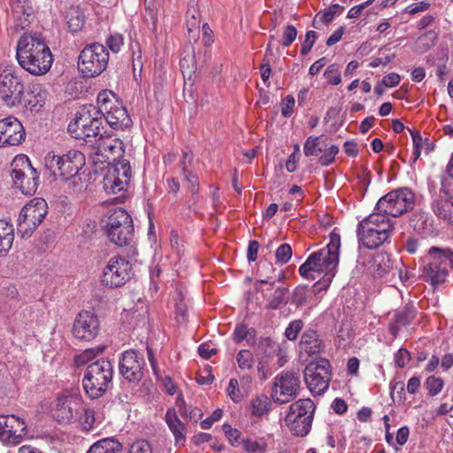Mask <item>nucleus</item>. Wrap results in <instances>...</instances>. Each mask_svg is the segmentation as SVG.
Instances as JSON below:
<instances>
[{"mask_svg": "<svg viewBox=\"0 0 453 453\" xmlns=\"http://www.w3.org/2000/svg\"><path fill=\"white\" fill-rule=\"evenodd\" d=\"M319 138L318 136H309L303 145V152L306 157L318 156L322 152L319 147Z\"/></svg>", "mask_w": 453, "mask_h": 453, "instance_id": "50", "label": "nucleus"}, {"mask_svg": "<svg viewBox=\"0 0 453 453\" xmlns=\"http://www.w3.org/2000/svg\"><path fill=\"white\" fill-rule=\"evenodd\" d=\"M343 7L341 6L340 4H333L331 5L329 8L326 9L323 13L321 14L320 12L318 13L316 15V18L319 17L320 19L324 22V23H329L331 22L334 16L336 15V13L338 12L339 10H342Z\"/></svg>", "mask_w": 453, "mask_h": 453, "instance_id": "60", "label": "nucleus"}, {"mask_svg": "<svg viewBox=\"0 0 453 453\" xmlns=\"http://www.w3.org/2000/svg\"><path fill=\"white\" fill-rule=\"evenodd\" d=\"M255 335V329L248 328L244 324H239L234 331L233 338L235 342L240 343L243 340L250 341V339H254Z\"/></svg>", "mask_w": 453, "mask_h": 453, "instance_id": "49", "label": "nucleus"}, {"mask_svg": "<svg viewBox=\"0 0 453 453\" xmlns=\"http://www.w3.org/2000/svg\"><path fill=\"white\" fill-rule=\"evenodd\" d=\"M76 415L83 430L89 431L92 429L96 421L93 409L86 408L81 403L80 411Z\"/></svg>", "mask_w": 453, "mask_h": 453, "instance_id": "42", "label": "nucleus"}, {"mask_svg": "<svg viewBox=\"0 0 453 453\" xmlns=\"http://www.w3.org/2000/svg\"><path fill=\"white\" fill-rule=\"evenodd\" d=\"M133 275L131 263L126 258L115 256L110 258L104 266L101 282L104 286L116 288L125 285Z\"/></svg>", "mask_w": 453, "mask_h": 453, "instance_id": "15", "label": "nucleus"}, {"mask_svg": "<svg viewBox=\"0 0 453 453\" xmlns=\"http://www.w3.org/2000/svg\"><path fill=\"white\" fill-rule=\"evenodd\" d=\"M271 401L265 395H257L250 401L251 415L261 418L270 411Z\"/></svg>", "mask_w": 453, "mask_h": 453, "instance_id": "38", "label": "nucleus"}, {"mask_svg": "<svg viewBox=\"0 0 453 453\" xmlns=\"http://www.w3.org/2000/svg\"><path fill=\"white\" fill-rule=\"evenodd\" d=\"M14 227L5 219H0V252L7 253L13 244Z\"/></svg>", "mask_w": 453, "mask_h": 453, "instance_id": "32", "label": "nucleus"}, {"mask_svg": "<svg viewBox=\"0 0 453 453\" xmlns=\"http://www.w3.org/2000/svg\"><path fill=\"white\" fill-rule=\"evenodd\" d=\"M109 164L111 165L104 177L103 186L106 193L114 195L125 190L130 180L132 171L129 161L123 157Z\"/></svg>", "mask_w": 453, "mask_h": 453, "instance_id": "17", "label": "nucleus"}, {"mask_svg": "<svg viewBox=\"0 0 453 453\" xmlns=\"http://www.w3.org/2000/svg\"><path fill=\"white\" fill-rule=\"evenodd\" d=\"M415 318V311L412 307L405 306L403 310L398 311L395 315L396 323L405 326L409 325Z\"/></svg>", "mask_w": 453, "mask_h": 453, "instance_id": "51", "label": "nucleus"}, {"mask_svg": "<svg viewBox=\"0 0 453 453\" xmlns=\"http://www.w3.org/2000/svg\"><path fill=\"white\" fill-rule=\"evenodd\" d=\"M324 76L331 85H338L342 81L339 73V65L337 64L328 65L324 73Z\"/></svg>", "mask_w": 453, "mask_h": 453, "instance_id": "54", "label": "nucleus"}, {"mask_svg": "<svg viewBox=\"0 0 453 453\" xmlns=\"http://www.w3.org/2000/svg\"><path fill=\"white\" fill-rule=\"evenodd\" d=\"M80 409L79 399L69 395L59 396L53 410V417L60 423H69L74 418Z\"/></svg>", "mask_w": 453, "mask_h": 453, "instance_id": "24", "label": "nucleus"}, {"mask_svg": "<svg viewBox=\"0 0 453 453\" xmlns=\"http://www.w3.org/2000/svg\"><path fill=\"white\" fill-rule=\"evenodd\" d=\"M312 419V416L306 415L300 418L292 414H287L285 422L294 435L305 436L310 432Z\"/></svg>", "mask_w": 453, "mask_h": 453, "instance_id": "30", "label": "nucleus"}, {"mask_svg": "<svg viewBox=\"0 0 453 453\" xmlns=\"http://www.w3.org/2000/svg\"><path fill=\"white\" fill-rule=\"evenodd\" d=\"M123 42V36L119 34L111 35L106 40L107 46L114 53H118L120 50Z\"/></svg>", "mask_w": 453, "mask_h": 453, "instance_id": "62", "label": "nucleus"}, {"mask_svg": "<svg viewBox=\"0 0 453 453\" xmlns=\"http://www.w3.org/2000/svg\"><path fill=\"white\" fill-rule=\"evenodd\" d=\"M292 256V249L289 244H281L276 250L275 257L277 263L286 264L289 261Z\"/></svg>", "mask_w": 453, "mask_h": 453, "instance_id": "57", "label": "nucleus"}, {"mask_svg": "<svg viewBox=\"0 0 453 453\" xmlns=\"http://www.w3.org/2000/svg\"><path fill=\"white\" fill-rule=\"evenodd\" d=\"M257 358V372L261 380H266L271 374L270 364L277 357V367L284 365L283 356L280 345L269 337L261 338L256 348Z\"/></svg>", "mask_w": 453, "mask_h": 453, "instance_id": "16", "label": "nucleus"}, {"mask_svg": "<svg viewBox=\"0 0 453 453\" xmlns=\"http://www.w3.org/2000/svg\"><path fill=\"white\" fill-rule=\"evenodd\" d=\"M288 289L283 287H279L269 296L266 308L269 310H278L286 305L288 303Z\"/></svg>", "mask_w": 453, "mask_h": 453, "instance_id": "37", "label": "nucleus"}, {"mask_svg": "<svg viewBox=\"0 0 453 453\" xmlns=\"http://www.w3.org/2000/svg\"><path fill=\"white\" fill-rule=\"evenodd\" d=\"M434 215L449 225L453 226V198L445 190H441L431 203Z\"/></svg>", "mask_w": 453, "mask_h": 453, "instance_id": "25", "label": "nucleus"}, {"mask_svg": "<svg viewBox=\"0 0 453 453\" xmlns=\"http://www.w3.org/2000/svg\"><path fill=\"white\" fill-rule=\"evenodd\" d=\"M317 40V34L315 31L310 30L305 35V39L302 43L301 54L306 56L313 47Z\"/></svg>", "mask_w": 453, "mask_h": 453, "instance_id": "61", "label": "nucleus"}, {"mask_svg": "<svg viewBox=\"0 0 453 453\" xmlns=\"http://www.w3.org/2000/svg\"><path fill=\"white\" fill-rule=\"evenodd\" d=\"M12 15L16 26L24 29L30 24L33 8L29 0H10Z\"/></svg>", "mask_w": 453, "mask_h": 453, "instance_id": "28", "label": "nucleus"}, {"mask_svg": "<svg viewBox=\"0 0 453 453\" xmlns=\"http://www.w3.org/2000/svg\"><path fill=\"white\" fill-rule=\"evenodd\" d=\"M100 323L97 316L93 312L82 311L74 319L72 334L81 342H90L99 334Z\"/></svg>", "mask_w": 453, "mask_h": 453, "instance_id": "21", "label": "nucleus"}, {"mask_svg": "<svg viewBox=\"0 0 453 453\" xmlns=\"http://www.w3.org/2000/svg\"><path fill=\"white\" fill-rule=\"evenodd\" d=\"M303 326V322L301 319L291 321L285 330V336L289 341H294L297 338L298 334Z\"/></svg>", "mask_w": 453, "mask_h": 453, "instance_id": "56", "label": "nucleus"}, {"mask_svg": "<svg viewBox=\"0 0 453 453\" xmlns=\"http://www.w3.org/2000/svg\"><path fill=\"white\" fill-rule=\"evenodd\" d=\"M21 73L13 63L0 64V103L7 107H18L24 103L25 85Z\"/></svg>", "mask_w": 453, "mask_h": 453, "instance_id": "3", "label": "nucleus"}, {"mask_svg": "<svg viewBox=\"0 0 453 453\" xmlns=\"http://www.w3.org/2000/svg\"><path fill=\"white\" fill-rule=\"evenodd\" d=\"M66 19L68 29L72 33L81 31L85 24V15L79 7H71L66 13Z\"/></svg>", "mask_w": 453, "mask_h": 453, "instance_id": "34", "label": "nucleus"}, {"mask_svg": "<svg viewBox=\"0 0 453 453\" xmlns=\"http://www.w3.org/2000/svg\"><path fill=\"white\" fill-rule=\"evenodd\" d=\"M305 383L312 394L322 395L328 388L332 378L328 360L320 358L310 362L303 372Z\"/></svg>", "mask_w": 453, "mask_h": 453, "instance_id": "14", "label": "nucleus"}, {"mask_svg": "<svg viewBox=\"0 0 453 453\" xmlns=\"http://www.w3.org/2000/svg\"><path fill=\"white\" fill-rule=\"evenodd\" d=\"M240 445L243 453H265L267 449L266 442L251 438H242Z\"/></svg>", "mask_w": 453, "mask_h": 453, "instance_id": "41", "label": "nucleus"}, {"mask_svg": "<svg viewBox=\"0 0 453 453\" xmlns=\"http://www.w3.org/2000/svg\"><path fill=\"white\" fill-rule=\"evenodd\" d=\"M25 137V129L17 118L8 116L0 119V148L19 145Z\"/></svg>", "mask_w": 453, "mask_h": 453, "instance_id": "22", "label": "nucleus"}, {"mask_svg": "<svg viewBox=\"0 0 453 453\" xmlns=\"http://www.w3.org/2000/svg\"><path fill=\"white\" fill-rule=\"evenodd\" d=\"M127 453H152V448L146 440H138L133 442Z\"/></svg>", "mask_w": 453, "mask_h": 453, "instance_id": "59", "label": "nucleus"}, {"mask_svg": "<svg viewBox=\"0 0 453 453\" xmlns=\"http://www.w3.org/2000/svg\"><path fill=\"white\" fill-rule=\"evenodd\" d=\"M186 17L188 32H191L194 29L196 30L199 27V13L196 9H194L193 11L188 10L187 12Z\"/></svg>", "mask_w": 453, "mask_h": 453, "instance_id": "64", "label": "nucleus"}, {"mask_svg": "<svg viewBox=\"0 0 453 453\" xmlns=\"http://www.w3.org/2000/svg\"><path fill=\"white\" fill-rule=\"evenodd\" d=\"M339 148L336 145H332L328 149H326L324 152V154L319 158V163L323 165L326 166L329 165L331 163L334 162V157L338 154Z\"/></svg>", "mask_w": 453, "mask_h": 453, "instance_id": "58", "label": "nucleus"}, {"mask_svg": "<svg viewBox=\"0 0 453 453\" xmlns=\"http://www.w3.org/2000/svg\"><path fill=\"white\" fill-rule=\"evenodd\" d=\"M227 394L234 403H240L245 395L248 394V390L244 388V386L241 388L236 379H231L227 388Z\"/></svg>", "mask_w": 453, "mask_h": 453, "instance_id": "46", "label": "nucleus"}, {"mask_svg": "<svg viewBox=\"0 0 453 453\" xmlns=\"http://www.w3.org/2000/svg\"><path fill=\"white\" fill-rule=\"evenodd\" d=\"M16 58L21 68L33 75H42L51 67L53 58L40 34L23 35L17 45Z\"/></svg>", "mask_w": 453, "mask_h": 453, "instance_id": "1", "label": "nucleus"}, {"mask_svg": "<svg viewBox=\"0 0 453 453\" xmlns=\"http://www.w3.org/2000/svg\"><path fill=\"white\" fill-rule=\"evenodd\" d=\"M165 421L175 437L176 443L184 440V424L180 420L174 410H168L165 414Z\"/></svg>", "mask_w": 453, "mask_h": 453, "instance_id": "36", "label": "nucleus"}, {"mask_svg": "<svg viewBox=\"0 0 453 453\" xmlns=\"http://www.w3.org/2000/svg\"><path fill=\"white\" fill-rule=\"evenodd\" d=\"M444 385L443 380L435 376H429L426 382V388L431 396H434L441 392Z\"/></svg>", "mask_w": 453, "mask_h": 453, "instance_id": "53", "label": "nucleus"}, {"mask_svg": "<svg viewBox=\"0 0 453 453\" xmlns=\"http://www.w3.org/2000/svg\"><path fill=\"white\" fill-rule=\"evenodd\" d=\"M394 229L391 219L377 211L359 222L357 238L365 248L372 250L388 242Z\"/></svg>", "mask_w": 453, "mask_h": 453, "instance_id": "2", "label": "nucleus"}, {"mask_svg": "<svg viewBox=\"0 0 453 453\" xmlns=\"http://www.w3.org/2000/svg\"><path fill=\"white\" fill-rule=\"evenodd\" d=\"M322 255L323 252H313L311 254L306 261L299 267L301 276L308 280H315L314 273H326V275L334 277L335 273L329 272L326 269V264H324V259L321 257Z\"/></svg>", "mask_w": 453, "mask_h": 453, "instance_id": "26", "label": "nucleus"}, {"mask_svg": "<svg viewBox=\"0 0 453 453\" xmlns=\"http://www.w3.org/2000/svg\"><path fill=\"white\" fill-rule=\"evenodd\" d=\"M85 164V157L79 150H72L62 156L49 152L44 157V165L51 174L61 180L74 177Z\"/></svg>", "mask_w": 453, "mask_h": 453, "instance_id": "7", "label": "nucleus"}, {"mask_svg": "<svg viewBox=\"0 0 453 453\" xmlns=\"http://www.w3.org/2000/svg\"><path fill=\"white\" fill-rule=\"evenodd\" d=\"M104 346H100L96 349H87L82 353L75 356L74 363L76 366H81L95 358L99 353L104 350Z\"/></svg>", "mask_w": 453, "mask_h": 453, "instance_id": "47", "label": "nucleus"}, {"mask_svg": "<svg viewBox=\"0 0 453 453\" xmlns=\"http://www.w3.org/2000/svg\"><path fill=\"white\" fill-rule=\"evenodd\" d=\"M96 155L102 157V160L115 162L124 154L123 142L112 135L103 134L96 141Z\"/></svg>", "mask_w": 453, "mask_h": 453, "instance_id": "23", "label": "nucleus"}, {"mask_svg": "<svg viewBox=\"0 0 453 453\" xmlns=\"http://www.w3.org/2000/svg\"><path fill=\"white\" fill-rule=\"evenodd\" d=\"M104 230L109 240L120 247L131 243L134 232L131 216L122 208H115L110 211Z\"/></svg>", "mask_w": 453, "mask_h": 453, "instance_id": "8", "label": "nucleus"}, {"mask_svg": "<svg viewBox=\"0 0 453 453\" xmlns=\"http://www.w3.org/2000/svg\"><path fill=\"white\" fill-rule=\"evenodd\" d=\"M48 212V204L41 197L33 198L20 211L18 218V232L22 237L31 234L42 222Z\"/></svg>", "mask_w": 453, "mask_h": 453, "instance_id": "13", "label": "nucleus"}, {"mask_svg": "<svg viewBox=\"0 0 453 453\" xmlns=\"http://www.w3.org/2000/svg\"><path fill=\"white\" fill-rule=\"evenodd\" d=\"M113 367L108 359H99L88 365L82 385L87 395L96 399L102 396L111 383Z\"/></svg>", "mask_w": 453, "mask_h": 453, "instance_id": "5", "label": "nucleus"}, {"mask_svg": "<svg viewBox=\"0 0 453 453\" xmlns=\"http://www.w3.org/2000/svg\"><path fill=\"white\" fill-rule=\"evenodd\" d=\"M300 379L294 372H281L274 378L272 398L274 403L283 404L294 400L300 388Z\"/></svg>", "mask_w": 453, "mask_h": 453, "instance_id": "18", "label": "nucleus"}, {"mask_svg": "<svg viewBox=\"0 0 453 453\" xmlns=\"http://www.w3.org/2000/svg\"><path fill=\"white\" fill-rule=\"evenodd\" d=\"M373 267L378 276L382 277L393 268V262L388 253H378L373 257Z\"/></svg>", "mask_w": 453, "mask_h": 453, "instance_id": "40", "label": "nucleus"}, {"mask_svg": "<svg viewBox=\"0 0 453 453\" xmlns=\"http://www.w3.org/2000/svg\"><path fill=\"white\" fill-rule=\"evenodd\" d=\"M185 180L189 184L188 190L193 195L191 199L188 201V207L191 210L198 202V191H199V184H198V177L192 173L191 172L184 174Z\"/></svg>", "mask_w": 453, "mask_h": 453, "instance_id": "45", "label": "nucleus"}, {"mask_svg": "<svg viewBox=\"0 0 453 453\" xmlns=\"http://www.w3.org/2000/svg\"><path fill=\"white\" fill-rule=\"evenodd\" d=\"M104 129L99 106L82 105L68 126V131L76 139L101 136Z\"/></svg>", "mask_w": 453, "mask_h": 453, "instance_id": "6", "label": "nucleus"}, {"mask_svg": "<svg viewBox=\"0 0 453 453\" xmlns=\"http://www.w3.org/2000/svg\"><path fill=\"white\" fill-rule=\"evenodd\" d=\"M119 369L125 380L138 383L142 380L146 371L143 355L134 349L126 350L119 358Z\"/></svg>", "mask_w": 453, "mask_h": 453, "instance_id": "20", "label": "nucleus"}, {"mask_svg": "<svg viewBox=\"0 0 453 453\" xmlns=\"http://www.w3.org/2000/svg\"><path fill=\"white\" fill-rule=\"evenodd\" d=\"M415 194L408 188L392 190L379 199L376 210L387 217L397 218L412 210Z\"/></svg>", "mask_w": 453, "mask_h": 453, "instance_id": "10", "label": "nucleus"}, {"mask_svg": "<svg viewBox=\"0 0 453 453\" xmlns=\"http://www.w3.org/2000/svg\"><path fill=\"white\" fill-rule=\"evenodd\" d=\"M122 444L114 437H108L95 442L87 453H120Z\"/></svg>", "mask_w": 453, "mask_h": 453, "instance_id": "31", "label": "nucleus"}, {"mask_svg": "<svg viewBox=\"0 0 453 453\" xmlns=\"http://www.w3.org/2000/svg\"><path fill=\"white\" fill-rule=\"evenodd\" d=\"M236 361L240 369H251L254 365L252 353L248 349H242L236 356Z\"/></svg>", "mask_w": 453, "mask_h": 453, "instance_id": "52", "label": "nucleus"}, {"mask_svg": "<svg viewBox=\"0 0 453 453\" xmlns=\"http://www.w3.org/2000/svg\"><path fill=\"white\" fill-rule=\"evenodd\" d=\"M453 269V251L449 249L431 247L427 252V262L423 266L421 277L434 288L447 281Z\"/></svg>", "mask_w": 453, "mask_h": 453, "instance_id": "4", "label": "nucleus"}, {"mask_svg": "<svg viewBox=\"0 0 453 453\" xmlns=\"http://www.w3.org/2000/svg\"><path fill=\"white\" fill-rule=\"evenodd\" d=\"M297 36V30L293 25H288L285 27L283 33H282V38L280 41V44L287 48L290 46Z\"/></svg>", "mask_w": 453, "mask_h": 453, "instance_id": "55", "label": "nucleus"}, {"mask_svg": "<svg viewBox=\"0 0 453 453\" xmlns=\"http://www.w3.org/2000/svg\"><path fill=\"white\" fill-rule=\"evenodd\" d=\"M109 53L106 48L98 42L84 47L78 59V69L83 77L93 78L100 75L107 67Z\"/></svg>", "mask_w": 453, "mask_h": 453, "instance_id": "9", "label": "nucleus"}, {"mask_svg": "<svg viewBox=\"0 0 453 453\" xmlns=\"http://www.w3.org/2000/svg\"><path fill=\"white\" fill-rule=\"evenodd\" d=\"M408 130L412 137L414 146L413 162H416L417 159L420 157L422 151H425L426 154H428L434 150V144L428 138H422L419 132L412 131L411 129Z\"/></svg>", "mask_w": 453, "mask_h": 453, "instance_id": "33", "label": "nucleus"}, {"mask_svg": "<svg viewBox=\"0 0 453 453\" xmlns=\"http://www.w3.org/2000/svg\"><path fill=\"white\" fill-rule=\"evenodd\" d=\"M315 411V405L310 399H300L289 407L288 414L296 416V418H304L306 415L312 416Z\"/></svg>", "mask_w": 453, "mask_h": 453, "instance_id": "35", "label": "nucleus"}, {"mask_svg": "<svg viewBox=\"0 0 453 453\" xmlns=\"http://www.w3.org/2000/svg\"><path fill=\"white\" fill-rule=\"evenodd\" d=\"M34 91L24 92V103L19 106L26 107L31 111H38L44 104V98L40 92H38L37 95H34Z\"/></svg>", "mask_w": 453, "mask_h": 453, "instance_id": "43", "label": "nucleus"}, {"mask_svg": "<svg viewBox=\"0 0 453 453\" xmlns=\"http://www.w3.org/2000/svg\"><path fill=\"white\" fill-rule=\"evenodd\" d=\"M300 349L309 356L318 355L323 351L324 346L322 340L317 331L306 330L301 337Z\"/></svg>", "mask_w": 453, "mask_h": 453, "instance_id": "29", "label": "nucleus"}, {"mask_svg": "<svg viewBox=\"0 0 453 453\" xmlns=\"http://www.w3.org/2000/svg\"><path fill=\"white\" fill-rule=\"evenodd\" d=\"M180 67L184 78L188 77L191 79L196 72L195 55L191 53L181 58L180 60Z\"/></svg>", "mask_w": 453, "mask_h": 453, "instance_id": "48", "label": "nucleus"}, {"mask_svg": "<svg viewBox=\"0 0 453 453\" xmlns=\"http://www.w3.org/2000/svg\"><path fill=\"white\" fill-rule=\"evenodd\" d=\"M12 180L22 194L32 196L38 188L39 173L25 155L14 157L11 164Z\"/></svg>", "mask_w": 453, "mask_h": 453, "instance_id": "11", "label": "nucleus"}, {"mask_svg": "<svg viewBox=\"0 0 453 453\" xmlns=\"http://www.w3.org/2000/svg\"><path fill=\"white\" fill-rule=\"evenodd\" d=\"M410 226L419 234L427 228V214L422 211H414L410 218Z\"/></svg>", "mask_w": 453, "mask_h": 453, "instance_id": "44", "label": "nucleus"}, {"mask_svg": "<svg viewBox=\"0 0 453 453\" xmlns=\"http://www.w3.org/2000/svg\"><path fill=\"white\" fill-rule=\"evenodd\" d=\"M97 104L102 117L114 129L129 127L132 120L125 107L115 98L114 95L107 90L97 96Z\"/></svg>", "mask_w": 453, "mask_h": 453, "instance_id": "12", "label": "nucleus"}, {"mask_svg": "<svg viewBox=\"0 0 453 453\" xmlns=\"http://www.w3.org/2000/svg\"><path fill=\"white\" fill-rule=\"evenodd\" d=\"M27 434L24 419L15 415H0V441L9 447L21 443Z\"/></svg>", "mask_w": 453, "mask_h": 453, "instance_id": "19", "label": "nucleus"}, {"mask_svg": "<svg viewBox=\"0 0 453 453\" xmlns=\"http://www.w3.org/2000/svg\"><path fill=\"white\" fill-rule=\"evenodd\" d=\"M341 247V238L338 234H330V242L325 249L319 250L318 252H323L321 256L326 264V269L329 272H334L339 263V250Z\"/></svg>", "mask_w": 453, "mask_h": 453, "instance_id": "27", "label": "nucleus"}, {"mask_svg": "<svg viewBox=\"0 0 453 453\" xmlns=\"http://www.w3.org/2000/svg\"><path fill=\"white\" fill-rule=\"evenodd\" d=\"M295 98L294 96L288 95L281 102V115L285 118H288L293 113V109L295 106Z\"/></svg>", "mask_w": 453, "mask_h": 453, "instance_id": "63", "label": "nucleus"}, {"mask_svg": "<svg viewBox=\"0 0 453 453\" xmlns=\"http://www.w3.org/2000/svg\"><path fill=\"white\" fill-rule=\"evenodd\" d=\"M437 38V34L433 30L424 33L415 42V51L418 54L428 51L435 44Z\"/></svg>", "mask_w": 453, "mask_h": 453, "instance_id": "39", "label": "nucleus"}]
</instances>
